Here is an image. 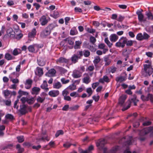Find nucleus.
Returning a JSON list of instances; mask_svg holds the SVG:
<instances>
[{
  "label": "nucleus",
  "mask_w": 153,
  "mask_h": 153,
  "mask_svg": "<svg viewBox=\"0 0 153 153\" xmlns=\"http://www.w3.org/2000/svg\"><path fill=\"white\" fill-rule=\"evenodd\" d=\"M136 98V96L135 94L129 97V101H128L125 104L126 106H124L122 109V110L125 111L129 108L131 106V102L134 103V105H136L137 102L138 101Z\"/></svg>",
  "instance_id": "nucleus-1"
},
{
  "label": "nucleus",
  "mask_w": 153,
  "mask_h": 153,
  "mask_svg": "<svg viewBox=\"0 0 153 153\" xmlns=\"http://www.w3.org/2000/svg\"><path fill=\"white\" fill-rule=\"evenodd\" d=\"M98 149L103 153H105V140L104 139H101L96 143Z\"/></svg>",
  "instance_id": "nucleus-2"
},
{
  "label": "nucleus",
  "mask_w": 153,
  "mask_h": 153,
  "mask_svg": "<svg viewBox=\"0 0 153 153\" xmlns=\"http://www.w3.org/2000/svg\"><path fill=\"white\" fill-rule=\"evenodd\" d=\"M83 55V53L82 51H76V53L74 54L71 57V60L72 63L75 64L78 62L79 59H80Z\"/></svg>",
  "instance_id": "nucleus-3"
},
{
  "label": "nucleus",
  "mask_w": 153,
  "mask_h": 153,
  "mask_svg": "<svg viewBox=\"0 0 153 153\" xmlns=\"http://www.w3.org/2000/svg\"><path fill=\"white\" fill-rule=\"evenodd\" d=\"M31 111L30 107L25 105V104H22L20 105L19 111L22 115H24L27 113L28 111Z\"/></svg>",
  "instance_id": "nucleus-4"
},
{
  "label": "nucleus",
  "mask_w": 153,
  "mask_h": 153,
  "mask_svg": "<svg viewBox=\"0 0 153 153\" xmlns=\"http://www.w3.org/2000/svg\"><path fill=\"white\" fill-rule=\"evenodd\" d=\"M125 37H122L115 44V46L117 48H123L126 42V41Z\"/></svg>",
  "instance_id": "nucleus-5"
},
{
  "label": "nucleus",
  "mask_w": 153,
  "mask_h": 153,
  "mask_svg": "<svg viewBox=\"0 0 153 153\" xmlns=\"http://www.w3.org/2000/svg\"><path fill=\"white\" fill-rule=\"evenodd\" d=\"M51 32L46 27L40 33V36L42 38H45L49 35Z\"/></svg>",
  "instance_id": "nucleus-6"
},
{
  "label": "nucleus",
  "mask_w": 153,
  "mask_h": 153,
  "mask_svg": "<svg viewBox=\"0 0 153 153\" xmlns=\"http://www.w3.org/2000/svg\"><path fill=\"white\" fill-rule=\"evenodd\" d=\"M39 48V45L37 44H34L29 46L28 49L30 52H35L36 49H38Z\"/></svg>",
  "instance_id": "nucleus-7"
},
{
  "label": "nucleus",
  "mask_w": 153,
  "mask_h": 153,
  "mask_svg": "<svg viewBox=\"0 0 153 153\" xmlns=\"http://www.w3.org/2000/svg\"><path fill=\"white\" fill-rule=\"evenodd\" d=\"M144 134H146L149 132H151V136L153 137V127L150 126L145 128L143 130Z\"/></svg>",
  "instance_id": "nucleus-8"
},
{
  "label": "nucleus",
  "mask_w": 153,
  "mask_h": 153,
  "mask_svg": "<svg viewBox=\"0 0 153 153\" xmlns=\"http://www.w3.org/2000/svg\"><path fill=\"white\" fill-rule=\"evenodd\" d=\"M82 75V73L76 70H74L72 75V76L74 78H79Z\"/></svg>",
  "instance_id": "nucleus-9"
},
{
  "label": "nucleus",
  "mask_w": 153,
  "mask_h": 153,
  "mask_svg": "<svg viewBox=\"0 0 153 153\" xmlns=\"http://www.w3.org/2000/svg\"><path fill=\"white\" fill-rule=\"evenodd\" d=\"M127 98L126 95L123 94L121 96L119 99V103L121 105H123Z\"/></svg>",
  "instance_id": "nucleus-10"
},
{
  "label": "nucleus",
  "mask_w": 153,
  "mask_h": 153,
  "mask_svg": "<svg viewBox=\"0 0 153 153\" xmlns=\"http://www.w3.org/2000/svg\"><path fill=\"white\" fill-rule=\"evenodd\" d=\"M41 25L42 26L45 25L48 22V20L45 16H42L39 20Z\"/></svg>",
  "instance_id": "nucleus-11"
},
{
  "label": "nucleus",
  "mask_w": 153,
  "mask_h": 153,
  "mask_svg": "<svg viewBox=\"0 0 153 153\" xmlns=\"http://www.w3.org/2000/svg\"><path fill=\"white\" fill-rule=\"evenodd\" d=\"M56 71L54 69H51L49 70L48 73H47L45 75L48 77L53 76H55Z\"/></svg>",
  "instance_id": "nucleus-12"
},
{
  "label": "nucleus",
  "mask_w": 153,
  "mask_h": 153,
  "mask_svg": "<svg viewBox=\"0 0 153 153\" xmlns=\"http://www.w3.org/2000/svg\"><path fill=\"white\" fill-rule=\"evenodd\" d=\"M59 94V92L58 90H52L49 92V95L52 97H56Z\"/></svg>",
  "instance_id": "nucleus-13"
},
{
  "label": "nucleus",
  "mask_w": 153,
  "mask_h": 153,
  "mask_svg": "<svg viewBox=\"0 0 153 153\" xmlns=\"http://www.w3.org/2000/svg\"><path fill=\"white\" fill-rule=\"evenodd\" d=\"M69 62V60L63 57H60L57 59L56 60L57 63L59 62L60 63H68Z\"/></svg>",
  "instance_id": "nucleus-14"
},
{
  "label": "nucleus",
  "mask_w": 153,
  "mask_h": 153,
  "mask_svg": "<svg viewBox=\"0 0 153 153\" xmlns=\"http://www.w3.org/2000/svg\"><path fill=\"white\" fill-rule=\"evenodd\" d=\"M36 29L35 28H33L31 31L28 34V37L29 38H33L35 36L36 34Z\"/></svg>",
  "instance_id": "nucleus-15"
},
{
  "label": "nucleus",
  "mask_w": 153,
  "mask_h": 153,
  "mask_svg": "<svg viewBox=\"0 0 153 153\" xmlns=\"http://www.w3.org/2000/svg\"><path fill=\"white\" fill-rule=\"evenodd\" d=\"M32 82V80L31 79L27 80L25 83V88L27 89L30 88L31 87Z\"/></svg>",
  "instance_id": "nucleus-16"
},
{
  "label": "nucleus",
  "mask_w": 153,
  "mask_h": 153,
  "mask_svg": "<svg viewBox=\"0 0 153 153\" xmlns=\"http://www.w3.org/2000/svg\"><path fill=\"white\" fill-rule=\"evenodd\" d=\"M118 38V36L115 34H111L110 37V40L112 42L116 41Z\"/></svg>",
  "instance_id": "nucleus-17"
},
{
  "label": "nucleus",
  "mask_w": 153,
  "mask_h": 153,
  "mask_svg": "<svg viewBox=\"0 0 153 153\" xmlns=\"http://www.w3.org/2000/svg\"><path fill=\"white\" fill-rule=\"evenodd\" d=\"M40 90V89L39 88L34 87L32 89V94H33L36 95L39 94Z\"/></svg>",
  "instance_id": "nucleus-18"
},
{
  "label": "nucleus",
  "mask_w": 153,
  "mask_h": 153,
  "mask_svg": "<svg viewBox=\"0 0 153 153\" xmlns=\"http://www.w3.org/2000/svg\"><path fill=\"white\" fill-rule=\"evenodd\" d=\"M82 42L80 41H76L75 42V45L74 46V48L75 49H79L81 48Z\"/></svg>",
  "instance_id": "nucleus-19"
},
{
  "label": "nucleus",
  "mask_w": 153,
  "mask_h": 153,
  "mask_svg": "<svg viewBox=\"0 0 153 153\" xmlns=\"http://www.w3.org/2000/svg\"><path fill=\"white\" fill-rule=\"evenodd\" d=\"M37 62L38 65L41 66H44L45 64V62L43 59L41 58H39L37 59Z\"/></svg>",
  "instance_id": "nucleus-20"
},
{
  "label": "nucleus",
  "mask_w": 153,
  "mask_h": 153,
  "mask_svg": "<svg viewBox=\"0 0 153 153\" xmlns=\"http://www.w3.org/2000/svg\"><path fill=\"white\" fill-rule=\"evenodd\" d=\"M125 38L126 42V44L127 46H132L133 45V43L135 42V41L131 40H128V39L126 37H125Z\"/></svg>",
  "instance_id": "nucleus-21"
},
{
  "label": "nucleus",
  "mask_w": 153,
  "mask_h": 153,
  "mask_svg": "<svg viewBox=\"0 0 153 153\" xmlns=\"http://www.w3.org/2000/svg\"><path fill=\"white\" fill-rule=\"evenodd\" d=\"M56 26V25L55 24H51L49 25L46 27L47 29L49 30L51 32L52 30H53Z\"/></svg>",
  "instance_id": "nucleus-22"
},
{
  "label": "nucleus",
  "mask_w": 153,
  "mask_h": 153,
  "mask_svg": "<svg viewBox=\"0 0 153 153\" xmlns=\"http://www.w3.org/2000/svg\"><path fill=\"white\" fill-rule=\"evenodd\" d=\"M120 149V147L119 146H117L113 147L111 151V153H116Z\"/></svg>",
  "instance_id": "nucleus-23"
},
{
  "label": "nucleus",
  "mask_w": 153,
  "mask_h": 153,
  "mask_svg": "<svg viewBox=\"0 0 153 153\" xmlns=\"http://www.w3.org/2000/svg\"><path fill=\"white\" fill-rule=\"evenodd\" d=\"M38 73V75L41 76L43 74V69L42 68L37 67L36 68Z\"/></svg>",
  "instance_id": "nucleus-24"
},
{
  "label": "nucleus",
  "mask_w": 153,
  "mask_h": 153,
  "mask_svg": "<svg viewBox=\"0 0 153 153\" xmlns=\"http://www.w3.org/2000/svg\"><path fill=\"white\" fill-rule=\"evenodd\" d=\"M146 15L149 19L152 20L153 19V15L150 12H146Z\"/></svg>",
  "instance_id": "nucleus-25"
},
{
  "label": "nucleus",
  "mask_w": 153,
  "mask_h": 153,
  "mask_svg": "<svg viewBox=\"0 0 153 153\" xmlns=\"http://www.w3.org/2000/svg\"><path fill=\"white\" fill-rule=\"evenodd\" d=\"M27 102L29 104H32L33 103L35 100L34 97H31L30 98H27Z\"/></svg>",
  "instance_id": "nucleus-26"
},
{
  "label": "nucleus",
  "mask_w": 153,
  "mask_h": 153,
  "mask_svg": "<svg viewBox=\"0 0 153 153\" xmlns=\"http://www.w3.org/2000/svg\"><path fill=\"white\" fill-rule=\"evenodd\" d=\"M132 140V137H129L128 140L124 142V144L125 145H130L131 144V140Z\"/></svg>",
  "instance_id": "nucleus-27"
},
{
  "label": "nucleus",
  "mask_w": 153,
  "mask_h": 153,
  "mask_svg": "<svg viewBox=\"0 0 153 153\" xmlns=\"http://www.w3.org/2000/svg\"><path fill=\"white\" fill-rule=\"evenodd\" d=\"M153 72V68H149V69H148L147 70V72H145V73L146 74V76H147V75L149 76L152 74Z\"/></svg>",
  "instance_id": "nucleus-28"
},
{
  "label": "nucleus",
  "mask_w": 153,
  "mask_h": 153,
  "mask_svg": "<svg viewBox=\"0 0 153 153\" xmlns=\"http://www.w3.org/2000/svg\"><path fill=\"white\" fill-rule=\"evenodd\" d=\"M65 40L66 41L69 45H74V42L71 39L69 38H67L65 39Z\"/></svg>",
  "instance_id": "nucleus-29"
},
{
  "label": "nucleus",
  "mask_w": 153,
  "mask_h": 153,
  "mask_svg": "<svg viewBox=\"0 0 153 153\" xmlns=\"http://www.w3.org/2000/svg\"><path fill=\"white\" fill-rule=\"evenodd\" d=\"M16 138L19 143H22L24 140V139L23 136H18Z\"/></svg>",
  "instance_id": "nucleus-30"
},
{
  "label": "nucleus",
  "mask_w": 153,
  "mask_h": 153,
  "mask_svg": "<svg viewBox=\"0 0 153 153\" xmlns=\"http://www.w3.org/2000/svg\"><path fill=\"white\" fill-rule=\"evenodd\" d=\"M150 68H152L150 64H145L144 65V70L145 72H147V70Z\"/></svg>",
  "instance_id": "nucleus-31"
},
{
  "label": "nucleus",
  "mask_w": 153,
  "mask_h": 153,
  "mask_svg": "<svg viewBox=\"0 0 153 153\" xmlns=\"http://www.w3.org/2000/svg\"><path fill=\"white\" fill-rule=\"evenodd\" d=\"M5 58L8 60H9L12 59V56L8 53H6L5 55Z\"/></svg>",
  "instance_id": "nucleus-32"
},
{
  "label": "nucleus",
  "mask_w": 153,
  "mask_h": 153,
  "mask_svg": "<svg viewBox=\"0 0 153 153\" xmlns=\"http://www.w3.org/2000/svg\"><path fill=\"white\" fill-rule=\"evenodd\" d=\"M136 39L140 41L143 40V39L142 34L141 33L138 34L136 36Z\"/></svg>",
  "instance_id": "nucleus-33"
},
{
  "label": "nucleus",
  "mask_w": 153,
  "mask_h": 153,
  "mask_svg": "<svg viewBox=\"0 0 153 153\" xmlns=\"http://www.w3.org/2000/svg\"><path fill=\"white\" fill-rule=\"evenodd\" d=\"M90 81V78L89 76L85 77L83 79V82L86 84H88Z\"/></svg>",
  "instance_id": "nucleus-34"
},
{
  "label": "nucleus",
  "mask_w": 153,
  "mask_h": 153,
  "mask_svg": "<svg viewBox=\"0 0 153 153\" xmlns=\"http://www.w3.org/2000/svg\"><path fill=\"white\" fill-rule=\"evenodd\" d=\"M82 52L83 55L85 57H88L90 55V52L88 50H84Z\"/></svg>",
  "instance_id": "nucleus-35"
},
{
  "label": "nucleus",
  "mask_w": 153,
  "mask_h": 153,
  "mask_svg": "<svg viewBox=\"0 0 153 153\" xmlns=\"http://www.w3.org/2000/svg\"><path fill=\"white\" fill-rule=\"evenodd\" d=\"M86 91L88 94V97H90L93 93L92 89L90 87L87 88L86 89Z\"/></svg>",
  "instance_id": "nucleus-36"
},
{
  "label": "nucleus",
  "mask_w": 153,
  "mask_h": 153,
  "mask_svg": "<svg viewBox=\"0 0 153 153\" xmlns=\"http://www.w3.org/2000/svg\"><path fill=\"white\" fill-rule=\"evenodd\" d=\"M62 86L61 83L59 82H58L55 83L53 85V88L57 89L60 88Z\"/></svg>",
  "instance_id": "nucleus-37"
},
{
  "label": "nucleus",
  "mask_w": 153,
  "mask_h": 153,
  "mask_svg": "<svg viewBox=\"0 0 153 153\" xmlns=\"http://www.w3.org/2000/svg\"><path fill=\"white\" fill-rule=\"evenodd\" d=\"M45 100V97H41L40 96H38L37 99V101L38 102L42 103Z\"/></svg>",
  "instance_id": "nucleus-38"
},
{
  "label": "nucleus",
  "mask_w": 153,
  "mask_h": 153,
  "mask_svg": "<svg viewBox=\"0 0 153 153\" xmlns=\"http://www.w3.org/2000/svg\"><path fill=\"white\" fill-rule=\"evenodd\" d=\"M77 33V31L76 29L75 28H73L71 29L70 32V34L72 35H76Z\"/></svg>",
  "instance_id": "nucleus-39"
},
{
  "label": "nucleus",
  "mask_w": 153,
  "mask_h": 153,
  "mask_svg": "<svg viewBox=\"0 0 153 153\" xmlns=\"http://www.w3.org/2000/svg\"><path fill=\"white\" fill-rule=\"evenodd\" d=\"M48 87V84L46 81L44 80L43 81V83L41 85V87L43 89H44L46 87Z\"/></svg>",
  "instance_id": "nucleus-40"
},
{
  "label": "nucleus",
  "mask_w": 153,
  "mask_h": 153,
  "mask_svg": "<svg viewBox=\"0 0 153 153\" xmlns=\"http://www.w3.org/2000/svg\"><path fill=\"white\" fill-rule=\"evenodd\" d=\"M147 98L148 99V100H150L151 102H153V95L152 94H149L147 96Z\"/></svg>",
  "instance_id": "nucleus-41"
},
{
  "label": "nucleus",
  "mask_w": 153,
  "mask_h": 153,
  "mask_svg": "<svg viewBox=\"0 0 153 153\" xmlns=\"http://www.w3.org/2000/svg\"><path fill=\"white\" fill-rule=\"evenodd\" d=\"M79 106L78 105H76L74 106H73L69 108V109L71 110L75 111L78 109L79 108Z\"/></svg>",
  "instance_id": "nucleus-42"
},
{
  "label": "nucleus",
  "mask_w": 153,
  "mask_h": 153,
  "mask_svg": "<svg viewBox=\"0 0 153 153\" xmlns=\"http://www.w3.org/2000/svg\"><path fill=\"white\" fill-rule=\"evenodd\" d=\"M4 93L5 97L6 98L10 94V91L7 90H5L4 91Z\"/></svg>",
  "instance_id": "nucleus-43"
},
{
  "label": "nucleus",
  "mask_w": 153,
  "mask_h": 153,
  "mask_svg": "<svg viewBox=\"0 0 153 153\" xmlns=\"http://www.w3.org/2000/svg\"><path fill=\"white\" fill-rule=\"evenodd\" d=\"M5 117L7 119L11 120L14 119L13 116L10 114H7L5 116Z\"/></svg>",
  "instance_id": "nucleus-44"
},
{
  "label": "nucleus",
  "mask_w": 153,
  "mask_h": 153,
  "mask_svg": "<svg viewBox=\"0 0 153 153\" xmlns=\"http://www.w3.org/2000/svg\"><path fill=\"white\" fill-rule=\"evenodd\" d=\"M76 86L74 84H72L71 85H69L67 88V89H69L71 90H74L76 89Z\"/></svg>",
  "instance_id": "nucleus-45"
},
{
  "label": "nucleus",
  "mask_w": 153,
  "mask_h": 153,
  "mask_svg": "<svg viewBox=\"0 0 153 153\" xmlns=\"http://www.w3.org/2000/svg\"><path fill=\"white\" fill-rule=\"evenodd\" d=\"M63 131L62 130H58L56 132L55 134V136L56 137H57L60 135L63 134Z\"/></svg>",
  "instance_id": "nucleus-46"
},
{
  "label": "nucleus",
  "mask_w": 153,
  "mask_h": 153,
  "mask_svg": "<svg viewBox=\"0 0 153 153\" xmlns=\"http://www.w3.org/2000/svg\"><path fill=\"white\" fill-rule=\"evenodd\" d=\"M143 40L147 39L150 37L149 36L146 32L143 33Z\"/></svg>",
  "instance_id": "nucleus-47"
},
{
  "label": "nucleus",
  "mask_w": 153,
  "mask_h": 153,
  "mask_svg": "<svg viewBox=\"0 0 153 153\" xmlns=\"http://www.w3.org/2000/svg\"><path fill=\"white\" fill-rule=\"evenodd\" d=\"M90 42L93 44H94L96 41V39L93 36H91L90 37Z\"/></svg>",
  "instance_id": "nucleus-48"
},
{
  "label": "nucleus",
  "mask_w": 153,
  "mask_h": 153,
  "mask_svg": "<svg viewBox=\"0 0 153 153\" xmlns=\"http://www.w3.org/2000/svg\"><path fill=\"white\" fill-rule=\"evenodd\" d=\"M106 43L109 48H111L112 45V43L109 41L107 38H106Z\"/></svg>",
  "instance_id": "nucleus-49"
},
{
  "label": "nucleus",
  "mask_w": 153,
  "mask_h": 153,
  "mask_svg": "<svg viewBox=\"0 0 153 153\" xmlns=\"http://www.w3.org/2000/svg\"><path fill=\"white\" fill-rule=\"evenodd\" d=\"M99 85V82L94 83L92 84V87L93 89H95Z\"/></svg>",
  "instance_id": "nucleus-50"
},
{
  "label": "nucleus",
  "mask_w": 153,
  "mask_h": 153,
  "mask_svg": "<svg viewBox=\"0 0 153 153\" xmlns=\"http://www.w3.org/2000/svg\"><path fill=\"white\" fill-rule=\"evenodd\" d=\"M151 124V122L150 121H145L143 123V125L145 126L150 125Z\"/></svg>",
  "instance_id": "nucleus-51"
},
{
  "label": "nucleus",
  "mask_w": 153,
  "mask_h": 153,
  "mask_svg": "<svg viewBox=\"0 0 153 153\" xmlns=\"http://www.w3.org/2000/svg\"><path fill=\"white\" fill-rule=\"evenodd\" d=\"M87 31L91 33H93L95 32V29H92V28H87Z\"/></svg>",
  "instance_id": "nucleus-52"
},
{
  "label": "nucleus",
  "mask_w": 153,
  "mask_h": 153,
  "mask_svg": "<svg viewBox=\"0 0 153 153\" xmlns=\"http://www.w3.org/2000/svg\"><path fill=\"white\" fill-rule=\"evenodd\" d=\"M138 17L140 22H142L143 21L144 16L143 14L138 16Z\"/></svg>",
  "instance_id": "nucleus-53"
},
{
  "label": "nucleus",
  "mask_w": 153,
  "mask_h": 153,
  "mask_svg": "<svg viewBox=\"0 0 153 153\" xmlns=\"http://www.w3.org/2000/svg\"><path fill=\"white\" fill-rule=\"evenodd\" d=\"M116 80L117 81L121 82L124 80V78L122 76L119 77L117 78Z\"/></svg>",
  "instance_id": "nucleus-54"
},
{
  "label": "nucleus",
  "mask_w": 153,
  "mask_h": 153,
  "mask_svg": "<svg viewBox=\"0 0 153 153\" xmlns=\"http://www.w3.org/2000/svg\"><path fill=\"white\" fill-rule=\"evenodd\" d=\"M61 81L63 84H65L69 82V80H65V78H62L61 79Z\"/></svg>",
  "instance_id": "nucleus-55"
},
{
  "label": "nucleus",
  "mask_w": 153,
  "mask_h": 153,
  "mask_svg": "<svg viewBox=\"0 0 153 153\" xmlns=\"http://www.w3.org/2000/svg\"><path fill=\"white\" fill-rule=\"evenodd\" d=\"M125 17L124 16H123L121 15H120L118 18L117 20L119 22L122 21L124 19Z\"/></svg>",
  "instance_id": "nucleus-56"
},
{
  "label": "nucleus",
  "mask_w": 153,
  "mask_h": 153,
  "mask_svg": "<svg viewBox=\"0 0 153 153\" xmlns=\"http://www.w3.org/2000/svg\"><path fill=\"white\" fill-rule=\"evenodd\" d=\"M18 93L19 95L22 96L23 95H26L28 94V93L26 92L23 91L21 90H19L18 91Z\"/></svg>",
  "instance_id": "nucleus-57"
},
{
  "label": "nucleus",
  "mask_w": 153,
  "mask_h": 153,
  "mask_svg": "<svg viewBox=\"0 0 153 153\" xmlns=\"http://www.w3.org/2000/svg\"><path fill=\"white\" fill-rule=\"evenodd\" d=\"M53 17L56 18L58 17L59 15V13L57 11H54L53 12Z\"/></svg>",
  "instance_id": "nucleus-58"
},
{
  "label": "nucleus",
  "mask_w": 153,
  "mask_h": 153,
  "mask_svg": "<svg viewBox=\"0 0 153 153\" xmlns=\"http://www.w3.org/2000/svg\"><path fill=\"white\" fill-rule=\"evenodd\" d=\"M5 105L8 106H10L11 104V101L10 100H6L4 101Z\"/></svg>",
  "instance_id": "nucleus-59"
},
{
  "label": "nucleus",
  "mask_w": 153,
  "mask_h": 153,
  "mask_svg": "<svg viewBox=\"0 0 153 153\" xmlns=\"http://www.w3.org/2000/svg\"><path fill=\"white\" fill-rule=\"evenodd\" d=\"M100 60V59L99 56L97 57L94 61V64H97L99 62Z\"/></svg>",
  "instance_id": "nucleus-60"
},
{
  "label": "nucleus",
  "mask_w": 153,
  "mask_h": 153,
  "mask_svg": "<svg viewBox=\"0 0 153 153\" xmlns=\"http://www.w3.org/2000/svg\"><path fill=\"white\" fill-rule=\"evenodd\" d=\"M62 94L63 96H67L69 94V92L67 90V89H66L62 91Z\"/></svg>",
  "instance_id": "nucleus-61"
},
{
  "label": "nucleus",
  "mask_w": 153,
  "mask_h": 153,
  "mask_svg": "<svg viewBox=\"0 0 153 153\" xmlns=\"http://www.w3.org/2000/svg\"><path fill=\"white\" fill-rule=\"evenodd\" d=\"M105 82V76H103V78H100L99 79V83L100 82L104 83Z\"/></svg>",
  "instance_id": "nucleus-62"
},
{
  "label": "nucleus",
  "mask_w": 153,
  "mask_h": 153,
  "mask_svg": "<svg viewBox=\"0 0 153 153\" xmlns=\"http://www.w3.org/2000/svg\"><path fill=\"white\" fill-rule=\"evenodd\" d=\"M33 5L35 7L36 10H38L40 7V5L36 3H33Z\"/></svg>",
  "instance_id": "nucleus-63"
},
{
  "label": "nucleus",
  "mask_w": 153,
  "mask_h": 153,
  "mask_svg": "<svg viewBox=\"0 0 153 153\" xmlns=\"http://www.w3.org/2000/svg\"><path fill=\"white\" fill-rule=\"evenodd\" d=\"M74 11L76 12H81L82 10L81 8L76 7L74 8Z\"/></svg>",
  "instance_id": "nucleus-64"
}]
</instances>
